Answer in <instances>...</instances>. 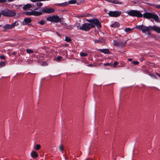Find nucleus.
Instances as JSON below:
<instances>
[{
	"instance_id": "obj_1",
	"label": "nucleus",
	"mask_w": 160,
	"mask_h": 160,
	"mask_svg": "<svg viewBox=\"0 0 160 160\" xmlns=\"http://www.w3.org/2000/svg\"><path fill=\"white\" fill-rule=\"evenodd\" d=\"M86 21L89 23L86 22L81 26L79 29L81 30L88 31L90 29L95 28L96 26L99 29L101 27V24L98 19L96 18H93L90 19H86Z\"/></svg>"
},
{
	"instance_id": "obj_2",
	"label": "nucleus",
	"mask_w": 160,
	"mask_h": 160,
	"mask_svg": "<svg viewBox=\"0 0 160 160\" xmlns=\"http://www.w3.org/2000/svg\"><path fill=\"white\" fill-rule=\"evenodd\" d=\"M135 28L142 30L143 33L148 35L150 34L149 30L151 29H152L158 33H160V27L156 26H154L152 27L151 26L147 27L142 25L136 26Z\"/></svg>"
},
{
	"instance_id": "obj_3",
	"label": "nucleus",
	"mask_w": 160,
	"mask_h": 160,
	"mask_svg": "<svg viewBox=\"0 0 160 160\" xmlns=\"http://www.w3.org/2000/svg\"><path fill=\"white\" fill-rule=\"evenodd\" d=\"M2 15L3 16L11 17L15 16L16 13L13 11L6 8L2 10L0 12V18Z\"/></svg>"
},
{
	"instance_id": "obj_4",
	"label": "nucleus",
	"mask_w": 160,
	"mask_h": 160,
	"mask_svg": "<svg viewBox=\"0 0 160 160\" xmlns=\"http://www.w3.org/2000/svg\"><path fill=\"white\" fill-rule=\"evenodd\" d=\"M142 15L144 18L148 19H153L155 21L158 22L159 17L157 15L150 12H147L144 13Z\"/></svg>"
},
{
	"instance_id": "obj_5",
	"label": "nucleus",
	"mask_w": 160,
	"mask_h": 160,
	"mask_svg": "<svg viewBox=\"0 0 160 160\" xmlns=\"http://www.w3.org/2000/svg\"><path fill=\"white\" fill-rule=\"evenodd\" d=\"M127 13L132 17H136L138 18L142 17V14L138 10H132L130 11H127Z\"/></svg>"
},
{
	"instance_id": "obj_6",
	"label": "nucleus",
	"mask_w": 160,
	"mask_h": 160,
	"mask_svg": "<svg viewBox=\"0 0 160 160\" xmlns=\"http://www.w3.org/2000/svg\"><path fill=\"white\" fill-rule=\"evenodd\" d=\"M46 20L51 22H53L56 23L61 22L62 21L61 19L57 15H53L51 16H49L46 18Z\"/></svg>"
},
{
	"instance_id": "obj_7",
	"label": "nucleus",
	"mask_w": 160,
	"mask_h": 160,
	"mask_svg": "<svg viewBox=\"0 0 160 160\" xmlns=\"http://www.w3.org/2000/svg\"><path fill=\"white\" fill-rule=\"evenodd\" d=\"M121 14V12L118 11H110L108 13L109 16L112 17H117L120 16Z\"/></svg>"
},
{
	"instance_id": "obj_8",
	"label": "nucleus",
	"mask_w": 160,
	"mask_h": 160,
	"mask_svg": "<svg viewBox=\"0 0 160 160\" xmlns=\"http://www.w3.org/2000/svg\"><path fill=\"white\" fill-rule=\"evenodd\" d=\"M17 22H14L12 23L11 24H6L3 27L4 28L3 30L4 32H6L8 29H11L13 28L16 25Z\"/></svg>"
},
{
	"instance_id": "obj_9",
	"label": "nucleus",
	"mask_w": 160,
	"mask_h": 160,
	"mask_svg": "<svg viewBox=\"0 0 160 160\" xmlns=\"http://www.w3.org/2000/svg\"><path fill=\"white\" fill-rule=\"evenodd\" d=\"M43 13H51L54 12L55 10L51 8H47L45 7L44 8H42L41 9Z\"/></svg>"
},
{
	"instance_id": "obj_10",
	"label": "nucleus",
	"mask_w": 160,
	"mask_h": 160,
	"mask_svg": "<svg viewBox=\"0 0 160 160\" xmlns=\"http://www.w3.org/2000/svg\"><path fill=\"white\" fill-rule=\"evenodd\" d=\"M32 22V20L30 18H26L24 19L23 22V25H28L29 23Z\"/></svg>"
},
{
	"instance_id": "obj_11",
	"label": "nucleus",
	"mask_w": 160,
	"mask_h": 160,
	"mask_svg": "<svg viewBox=\"0 0 160 160\" xmlns=\"http://www.w3.org/2000/svg\"><path fill=\"white\" fill-rule=\"evenodd\" d=\"M31 156L33 159H35L38 156V154L36 151H33L31 152Z\"/></svg>"
},
{
	"instance_id": "obj_12",
	"label": "nucleus",
	"mask_w": 160,
	"mask_h": 160,
	"mask_svg": "<svg viewBox=\"0 0 160 160\" xmlns=\"http://www.w3.org/2000/svg\"><path fill=\"white\" fill-rule=\"evenodd\" d=\"M98 51L105 54H109L110 53L109 50L108 49H99Z\"/></svg>"
},
{
	"instance_id": "obj_13",
	"label": "nucleus",
	"mask_w": 160,
	"mask_h": 160,
	"mask_svg": "<svg viewBox=\"0 0 160 160\" xmlns=\"http://www.w3.org/2000/svg\"><path fill=\"white\" fill-rule=\"evenodd\" d=\"M120 24L118 22H115L114 23L111 24L110 26L112 28H115L119 27Z\"/></svg>"
},
{
	"instance_id": "obj_14",
	"label": "nucleus",
	"mask_w": 160,
	"mask_h": 160,
	"mask_svg": "<svg viewBox=\"0 0 160 160\" xmlns=\"http://www.w3.org/2000/svg\"><path fill=\"white\" fill-rule=\"evenodd\" d=\"M32 5L30 4H27L24 5L22 7V9L24 10H26L31 8Z\"/></svg>"
},
{
	"instance_id": "obj_15",
	"label": "nucleus",
	"mask_w": 160,
	"mask_h": 160,
	"mask_svg": "<svg viewBox=\"0 0 160 160\" xmlns=\"http://www.w3.org/2000/svg\"><path fill=\"white\" fill-rule=\"evenodd\" d=\"M68 4V3L67 2H65L61 3H56L55 4V5L60 7H65Z\"/></svg>"
},
{
	"instance_id": "obj_16",
	"label": "nucleus",
	"mask_w": 160,
	"mask_h": 160,
	"mask_svg": "<svg viewBox=\"0 0 160 160\" xmlns=\"http://www.w3.org/2000/svg\"><path fill=\"white\" fill-rule=\"evenodd\" d=\"M33 16H40L42 14V12H38L36 11H33Z\"/></svg>"
},
{
	"instance_id": "obj_17",
	"label": "nucleus",
	"mask_w": 160,
	"mask_h": 160,
	"mask_svg": "<svg viewBox=\"0 0 160 160\" xmlns=\"http://www.w3.org/2000/svg\"><path fill=\"white\" fill-rule=\"evenodd\" d=\"M126 42H118L117 43V45H118V46L124 47L125 45Z\"/></svg>"
},
{
	"instance_id": "obj_18",
	"label": "nucleus",
	"mask_w": 160,
	"mask_h": 160,
	"mask_svg": "<svg viewBox=\"0 0 160 160\" xmlns=\"http://www.w3.org/2000/svg\"><path fill=\"white\" fill-rule=\"evenodd\" d=\"M25 14L28 16L33 15V11L26 12H25Z\"/></svg>"
},
{
	"instance_id": "obj_19",
	"label": "nucleus",
	"mask_w": 160,
	"mask_h": 160,
	"mask_svg": "<svg viewBox=\"0 0 160 160\" xmlns=\"http://www.w3.org/2000/svg\"><path fill=\"white\" fill-rule=\"evenodd\" d=\"M112 3L119 4H122V2H119L118 0H112Z\"/></svg>"
},
{
	"instance_id": "obj_20",
	"label": "nucleus",
	"mask_w": 160,
	"mask_h": 160,
	"mask_svg": "<svg viewBox=\"0 0 160 160\" xmlns=\"http://www.w3.org/2000/svg\"><path fill=\"white\" fill-rule=\"evenodd\" d=\"M132 30V28H126L124 29V31L125 32L129 33H130Z\"/></svg>"
},
{
	"instance_id": "obj_21",
	"label": "nucleus",
	"mask_w": 160,
	"mask_h": 160,
	"mask_svg": "<svg viewBox=\"0 0 160 160\" xmlns=\"http://www.w3.org/2000/svg\"><path fill=\"white\" fill-rule=\"evenodd\" d=\"M77 2L76 0H71L68 1V3L69 4H75Z\"/></svg>"
},
{
	"instance_id": "obj_22",
	"label": "nucleus",
	"mask_w": 160,
	"mask_h": 160,
	"mask_svg": "<svg viewBox=\"0 0 160 160\" xmlns=\"http://www.w3.org/2000/svg\"><path fill=\"white\" fill-rule=\"evenodd\" d=\"M46 21L45 20H41L38 22V24H39L41 25H44L46 23Z\"/></svg>"
},
{
	"instance_id": "obj_23",
	"label": "nucleus",
	"mask_w": 160,
	"mask_h": 160,
	"mask_svg": "<svg viewBox=\"0 0 160 160\" xmlns=\"http://www.w3.org/2000/svg\"><path fill=\"white\" fill-rule=\"evenodd\" d=\"M65 41L68 42H70L71 41V39L70 38L66 36Z\"/></svg>"
},
{
	"instance_id": "obj_24",
	"label": "nucleus",
	"mask_w": 160,
	"mask_h": 160,
	"mask_svg": "<svg viewBox=\"0 0 160 160\" xmlns=\"http://www.w3.org/2000/svg\"><path fill=\"white\" fill-rule=\"evenodd\" d=\"M5 62H0V68L4 67L5 65Z\"/></svg>"
},
{
	"instance_id": "obj_25",
	"label": "nucleus",
	"mask_w": 160,
	"mask_h": 160,
	"mask_svg": "<svg viewBox=\"0 0 160 160\" xmlns=\"http://www.w3.org/2000/svg\"><path fill=\"white\" fill-rule=\"evenodd\" d=\"M59 148L60 152H62L63 151V145L62 144L59 145Z\"/></svg>"
},
{
	"instance_id": "obj_26",
	"label": "nucleus",
	"mask_w": 160,
	"mask_h": 160,
	"mask_svg": "<svg viewBox=\"0 0 160 160\" xmlns=\"http://www.w3.org/2000/svg\"><path fill=\"white\" fill-rule=\"evenodd\" d=\"M80 54V56L82 57H85L88 55V54L87 53L83 52H81Z\"/></svg>"
},
{
	"instance_id": "obj_27",
	"label": "nucleus",
	"mask_w": 160,
	"mask_h": 160,
	"mask_svg": "<svg viewBox=\"0 0 160 160\" xmlns=\"http://www.w3.org/2000/svg\"><path fill=\"white\" fill-rule=\"evenodd\" d=\"M149 75L150 76L151 78L155 79H157V77L154 74H149Z\"/></svg>"
},
{
	"instance_id": "obj_28",
	"label": "nucleus",
	"mask_w": 160,
	"mask_h": 160,
	"mask_svg": "<svg viewBox=\"0 0 160 160\" xmlns=\"http://www.w3.org/2000/svg\"><path fill=\"white\" fill-rule=\"evenodd\" d=\"M95 43H99L102 42V41L101 40L95 39L94 40Z\"/></svg>"
},
{
	"instance_id": "obj_29",
	"label": "nucleus",
	"mask_w": 160,
	"mask_h": 160,
	"mask_svg": "<svg viewBox=\"0 0 160 160\" xmlns=\"http://www.w3.org/2000/svg\"><path fill=\"white\" fill-rule=\"evenodd\" d=\"M26 52L27 53H32L33 52V51L32 50L29 49H27Z\"/></svg>"
},
{
	"instance_id": "obj_30",
	"label": "nucleus",
	"mask_w": 160,
	"mask_h": 160,
	"mask_svg": "<svg viewBox=\"0 0 160 160\" xmlns=\"http://www.w3.org/2000/svg\"><path fill=\"white\" fill-rule=\"evenodd\" d=\"M41 148V146L39 144H37L36 145L35 149L36 150H38L40 149Z\"/></svg>"
},
{
	"instance_id": "obj_31",
	"label": "nucleus",
	"mask_w": 160,
	"mask_h": 160,
	"mask_svg": "<svg viewBox=\"0 0 160 160\" xmlns=\"http://www.w3.org/2000/svg\"><path fill=\"white\" fill-rule=\"evenodd\" d=\"M153 7L158 9H160V5H154Z\"/></svg>"
},
{
	"instance_id": "obj_32",
	"label": "nucleus",
	"mask_w": 160,
	"mask_h": 160,
	"mask_svg": "<svg viewBox=\"0 0 160 160\" xmlns=\"http://www.w3.org/2000/svg\"><path fill=\"white\" fill-rule=\"evenodd\" d=\"M80 24L79 23H76L75 24V26L77 28H79L80 27Z\"/></svg>"
},
{
	"instance_id": "obj_33",
	"label": "nucleus",
	"mask_w": 160,
	"mask_h": 160,
	"mask_svg": "<svg viewBox=\"0 0 160 160\" xmlns=\"http://www.w3.org/2000/svg\"><path fill=\"white\" fill-rule=\"evenodd\" d=\"M132 63L134 65H137L139 63V62L137 61H133Z\"/></svg>"
},
{
	"instance_id": "obj_34",
	"label": "nucleus",
	"mask_w": 160,
	"mask_h": 160,
	"mask_svg": "<svg viewBox=\"0 0 160 160\" xmlns=\"http://www.w3.org/2000/svg\"><path fill=\"white\" fill-rule=\"evenodd\" d=\"M63 58L62 57V56H58L57 58V61L58 62V61H60V59H61V58Z\"/></svg>"
},
{
	"instance_id": "obj_35",
	"label": "nucleus",
	"mask_w": 160,
	"mask_h": 160,
	"mask_svg": "<svg viewBox=\"0 0 160 160\" xmlns=\"http://www.w3.org/2000/svg\"><path fill=\"white\" fill-rule=\"evenodd\" d=\"M38 6H41L42 5V3L41 2H37L36 3Z\"/></svg>"
},
{
	"instance_id": "obj_36",
	"label": "nucleus",
	"mask_w": 160,
	"mask_h": 160,
	"mask_svg": "<svg viewBox=\"0 0 160 160\" xmlns=\"http://www.w3.org/2000/svg\"><path fill=\"white\" fill-rule=\"evenodd\" d=\"M118 64V61H116L114 62L113 63V66L114 67H116V66Z\"/></svg>"
},
{
	"instance_id": "obj_37",
	"label": "nucleus",
	"mask_w": 160,
	"mask_h": 160,
	"mask_svg": "<svg viewBox=\"0 0 160 160\" xmlns=\"http://www.w3.org/2000/svg\"><path fill=\"white\" fill-rule=\"evenodd\" d=\"M0 58L1 59L5 60V57L4 55H1L0 56Z\"/></svg>"
},
{
	"instance_id": "obj_38",
	"label": "nucleus",
	"mask_w": 160,
	"mask_h": 160,
	"mask_svg": "<svg viewBox=\"0 0 160 160\" xmlns=\"http://www.w3.org/2000/svg\"><path fill=\"white\" fill-rule=\"evenodd\" d=\"M39 59L40 60L41 59L42 60L44 58V56H39Z\"/></svg>"
},
{
	"instance_id": "obj_39",
	"label": "nucleus",
	"mask_w": 160,
	"mask_h": 160,
	"mask_svg": "<svg viewBox=\"0 0 160 160\" xmlns=\"http://www.w3.org/2000/svg\"><path fill=\"white\" fill-rule=\"evenodd\" d=\"M143 72H144V73H148L149 72V71L148 70H144L143 71Z\"/></svg>"
},
{
	"instance_id": "obj_40",
	"label": "nucleus",
	"mask_w": 160,
	"mask_h": 160,
	"mask_svg": "<svg viewBox=\"0 0 160 160\" xmlns=\"http://www.w3.org/2000/svg\"><path fill=\"white\" fill-rule=\"evenodd\" d=\"M104 65L105 66H110V63H105L104 64Z\"/></svg>"
},
{
	"instance_id": "obj_41",
	"label": "nucleus",
	"mask_w": 160,
	"mask_h": 160,
	"mask_svg": "<svg viewBox=\"0 0 160 160\" xmlns=\"http://www.w3.org/2000/svg\"><path fill=\"white\" fill-rule=\"evenodd\" d=\"M91 16V15L90 14H86V15H85L83 16H82V17H89V16Z\"/></svg>"
},
{
	"instance_id": "obj_42",
	"label": "nucleus",
	"mask_w": 160,
	"mask_h": 160,
	"mask_svg": "<svg viewBox=\"0 0 160 160\" xmlns=\"http://www.w3.org/2000/svg\"><path fill=\"white\" fill-rule=\"evenodd\" d=\"M7 0H0V3H4L6 2Z\"/></svg>"
},
{
	"instance_id": "obj_43",
	"label": "nucleus",
	"mask_w": 160,
	"mask_h": 160,
	"mask_svg": "<svg viewBox=\"0 0 160 160\" xmlns=\"http://www.w3.org/2000/svg\"><path fill=\"white\" fill-rule=\"evenodd\" d=\"M88 66L89 67H92L93 66V65L92 64H89Z\"/></svg>"
},
{
	"instance_id": "obj_44",
	"label": "nucleus",
	"mask_w": 160,
	"mask_h": 160,
	"mask_svg": "<svg viewBox=\"0 0 160 160\" xmlns=\"http://www.w3.org/2000/svg\"><path fill=\"white\" fill-rule=\"evenodd\" d=\"M17 53V52H12V54L13 55H15Z\"/></svg>"
},
{
	"instance_id": "obj_45",
	"label": "nucleus",
	"mask_w": 160,
	"mask_h": 160,
	"mask_svg": "<svg viewBox=\"0 0 160 160\" xmlns=\"http://www.w3.org/2000/svg\"><path fill=\"white\" fill-rule=\"evenodd\" d=\"M39 8H35L34 9V11H35V10H38V9Z\"/></svg>"
},
{
	"instance_id": "obj_46",
	"label": "nucleus",
	"mask_w": 160,
	"mask_h": 160,
	"mask_svg": "<svg viewBox=\"0 0 160 160\" xmlns=\"http://www.w3.org/2000/svg\"><path fill=\"white\" fill-rule=\"evenodd\" d=\"M112 0H107V1L109 2L112 3Z\"/></svg>"
},
{
	"instance_id": "obj_47",
	"label": "nucleus",
	"mask_w": 160,
	"mask_h": 160,
	"mask_svg": "<svg viewBox=\"0 0 160 160\" xmlns=\"http://www.w3.org/2000/svg\"><path fill=\"white\" fill-rule=\"evenodd\" d=\"M128 60L129 61H132V58H128Z\"/></svg>"
},
{
	"instance_id": "obj_48",
	"label": "nucleus",
	"mask_w": 160,
	"mask_h": 160,
	"mask_svg": "<svg viewBox=\"0 0 160 160\" xmlns=\"http://www.w3.org/2000/svg\"><path fill=\"white\" fill-rule=\"evenodd\" d=\"M156 74L160 78V74L156 72Z\"/></svg>"
},
{
	"instance_id": "obj_49",
	"label": "nucleus",
	"mask_w": 160,
	"mask_h": 160,
	"mask_svg": "<svg viewBox=\"0 0 160 160\" xmlns=\"http://www.w3.org/2000/svg\"><path fill=\"white\" fill-rule=\"evenodd\" d=\"M143 60H144V58H141V59H140V61H141V62H142V61H143Z\"/></svg>"
},
{
	"instance_id": "obj_50",
	"label": "nucleus",
	"mask_w": 160,
	"mask_h": 160,
	"mask_svg": "<svg viewBox=\"0 0 160 160\" xmlns=\"http://www.w3.org/2000/svg\"><path fill=\"white\" fill-rule=\"evenodd\" d=\"M14 0H8V1L9 2H12L13 1H14Z\"/></svg>"
},
{
	"instance_id": "obj_51",
	"label": "nucleus",
	"mask_w": 160,
	"mask_h": 160,
	"mask_svg": "<svg viewBox=\"0 0 160 160\" xmlns=\"http://www.w3.org/2000/svg\"><path fill=\"white\" fill-rule=\"evenodd\" d=\"M22 5H19L18 6V7L17 8H19L21 7H22Z\"/></svg>"
},
{
	"instance_id": "obj_52",
	"label": "nucleus",
	"mask_w": 160,
	"mask_h": 160,
	"mask_svg": "<svg viewBox=\"0 0 160 160\" xmlns=\"http://www.w3.org/2000/svg\"><path fill=\"white\" fill-rule=\"evenodd\" d=\"M107 10L106 9H104V11L105 12H107Z\"/></svg>"
},
{
	"instance_id": "obj_53",
	"label": "nucleus",
	"mask_w": 160,
	"mask_h": 160,
	"mask_svg": "<svg viewBox=\"0 0 160 160\" xmlns=\"http://www.w3.org/2000/svg\"><path fill=\"white\" fill-rule=\"evenodd\" d=\"M57 34L59 36H61V35H60V34L58 32H57Z\"/></svg>"
},
{
	"instance_id": "obj_54",
	"label": "nucleus",
	"mask_w": 160,
	"mask_h": 160,
	"mask_svg": "<svg viewBox=\"0 0 160 160\" xmlns=\"http://www.w3.org/2000/svg\"><path fill=\"white\" fill-rule=\"evenodd\" d=\"M117 42H116L114 44V45H116V46H118V45H117Z\"/></svg>"
},
{
	"instance_id": "obj_55",
	"label": "nucleus",
	"mask_w": 160,
	"mask_h": 160,
	"mask_svg": "<svg viewBox=\"0 0 160 160\" xmlns=\"http://www.w3.org/2000/svg\"><path fill=\"white\" fill-rule=\"evenodd\" d=\"M88 160V158H86V159H85V160Z\"/></svg>"
},
{
	"instance_id": "obj_56",
	"label": "nucleus",
	"mask_w": 160,
	"mask_h": 160,
	"mask_svg": "<svg viewBox=\"0 0 160 160\" xmlns=\"http://www.w3.org/2000/svg\"><path fill=\"white\" fill-rule=\"evenodd\" d=\"M160 20L159 21V20H158V22H160V19H159Z\"/></svg>"
},
{
	"instance_id": "obj_57",
	"label": "nucleus",
	"mask_w": 160,
	"mask_h": 160,
	"mask_svg": "<svg viewBox=\"0 0 160 160\" xmlns=\"http://www.w3.org/2000/svg\"><path fill=\"white\" fill-rule=\"evenodd\" d=\"M120 67V66H118V67Z\"/></svg>"
},
{
	"instance_id": "obj_58",
	"label": "nucleus",
	"mask_w": 160,
	"mask_h": 160,
	"mask_svg": "<svg viewBox=\"0 0 160 160\" xmlns=\"http://www.w3.org/2000/svg\"><path fill=\"white\" fill-rule=\"evenodd\" d=\"M1 27V25H0V27Z\"/></svg>"
}]
</instances>
